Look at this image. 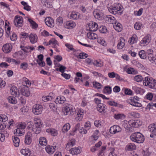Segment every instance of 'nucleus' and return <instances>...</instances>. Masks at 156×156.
Wrapping results in <instances>:
<instances>
[{"mask_svg":"<svg viewBox=\"0 0 156 156\" xmlns=\"http://www.w3.org/2000/svg\"><path fill=\"white\" fill-rule=\"evenodd\" d=\"M130 138L132 141L138 144L143 143L145 140L143 135L139 132L133 133L130 135Z\"/></svg>","mask_w":156,"mask_h":156,"instance_id":"1","label":"nucleus"},{"mask_svg":"<svg viewBox=\"0 0 156 156\" xmlns=\"http://www.w3.org/2000/svg\"><path fill=\"white\" fill-rule=\"evenodd\" d=\"M109 11L114 14H118L119 15L122 14L123 11V8L122 5L119 4H115L111 7L108 9Z\"/></svg>","mask_w":156,"mask_h":156,"instance_id":"2","label":"nucleus"},{"mask_svg":"<svg viewBox=\"0 0 156 156\" xmlns=\"http://www.w3.org/2000/svg\"><path fill=\"white\" fill-rule=\"evenodd\" d=\"M143 84L148 86L150 88L156 89V80L152 77H145L143 81Z\"/></svg>","mask_w":156,"mask_h":156,"instance_id":"3","label":"nucleus"},{"mask_svg":"<svg viewBox=\"0 0 156 156\" xmlns=\"http://www.w3.org/2000/svg\"><path fill=\"white\" fill-rule=\"evenodd\" d=\"M42 126L41 120L38 118H34V125L32 128L33 131L36 134H39L41 131V128Z\"/></svg>","mask_w":156,"mask_h":156,"instance_id":"4","label":"nucleus"},{"mask_svg":"<svg viewBox=\"0 0 156 156\" xmlns=\"http://www.w3.org/2000/svg\"><path fill=\"white\" fill-rule=\"evenodd\" d=\"M23 19L22 17L17 15L16 16L14 19V23L17 27H21L23 25Z\"/></svg>","mask_w":156,"mask_h":156,"instance_id":"5","label":"nucleus"},{"mask_svg":"<svg viewBox=\"0 0 156 156\" xmlns=\"http://www.w3.org/2000/svg\"><path fill=\"white\" fill-rule=\"evenodd\" d=\"M42 106L38 104L34 105L32 108V112L35 115L41 114L42 112Z\"/></svg>","mask_w":156,"mask_h":156,"instance_id":"6","label":"nucleus"},{"mask_svg":"<svg viewBox=\"0 0 156 156\" xmlns=\"http://www.w3.org/2000/svg\"><path fill=\"white\" fill-rule=\"evenodd\" d=\"M62 112L65 115H72L74 113V111H73V108L69 105L64 107L62 108Z\"/></svg>","mask_w":156,"mask_h":156,"instance_id":"7","label":"nucleus"},{"mask_svg":"<svg viewBox=\"0 0 156 156\" xmlns=\"http://www.w3.org/2000/svg\"><path fill=\"white\" fill-rule=\"evenodd\" d=\"M151 37L150 35H147L144 37L140 42L141 46H145L149 44L151 40Z\"/></svg>","mask_w":156,"mask_h":156,"instance_id":"8","label":"nucleus"},{"mask_svg":"<svg viewBox=\"0 0 156 156\" xmlns=\"http://www.w3.org/2000/svg\"><path fill=\"white\" fill-rule=\"evenodd\" d=\"M122 130V129L119 126L115 125L111 127L110 129V132L111 133L115 134L121 131Z\"/></svg>","mask_w":156,"mask_h":156,"instance_id":"9","label":"nucleus"},{"mask_svg":"<svg viewBox=\"0 0 156 156\" xmlns=\"http://www.w3.org/2000/svg\"><path fill=\"white\" fill-rule=\"evenodd\" d=\"M106 22L109 24H114L116 23V20L113 16L108 15L105 18Z\"/></svg>","mask_w":156,"mask_h":156,"instance_id":"10","label":"nucleus"},{"mask_svg":"<svg viewBox=\"0 0 156 156\" xmlns=\"http://www.w3.org/2000/svg\"><path fill=\"white\" fill-rule=\"evenodd\" d=\"M129 124L131 127H137L141 125L140 121L138 120H131L129 121Z\"/></svg>","mask_w":156,"mask_h":156,"instance_id":"11","label":"nucleus"},{"mask_svg":"<svg viewBox=\"0 0 156 156\" xmlns=\"http://www.w3.org/2000/svg\"><path fill=\"white\" fill-rule=\"evenodd\" d=\"M90 31H96L98 29V24L95 22H92L90 23L88 25Z\"/></svg>","mask_w":156,"mask_h":156,"instance_id":"12","label":"nucleus"},{"mask_svg":"<svg viewBox=\"0 0 156 156\" xmlns=\"http://www.w3.org/2000/svg\"><path fill=\"white\" fill-rule=\"evenodd\" d=\"M10 92L11 94L15 96V97H18L20 95V93L17 88L15 86H12L10 89Z\"/></svg>","mask_w":156,"mask_h":156,"instance_id":"13","label":"nucleus"},{"mask_svg":"<svg viewBox=\"0 0 156 156\" xmlns=\"http://www.w3.org/2000/svg\"><path fill=\"white\" fill-rule=\"evenodd\" d=\"M46 24L49 27H52L54 26V21L50 17H46L44 20Z\"/></svg>","mask_w":156,"mask_h":156,"instance_id":"14","label":"nucleus"},{"mask_svg":"<svg viewBox=\"0 0 156 156\" xmlns=\"http://www.w3.org/2000/svg\"><path fill=\"white\" fill-rule=\"evenodd\" d=\"M29 38L30 42L32 44H34L36 43L38 39L37 35L32 33L30 34Z\"/></svg>","mask_w":156,"mask_h":156,"instance_id":"15","label":"nucleus"},{"mask_svg":"<svg viewBox=\"0 0 156 156\" xmlns=\"http://www.w3.org/2000/svg\"><path fill=\"white\" fill-rule=\"evenodd\" d=\"M20 92L24 96L28 97L30 95V91L27 87H23L21 89Z\"/></svg>","mask_w":156,"mask_h":156,"instance_id":"16","label":"nucleus"},{"mask_svg":"<svg viewBox=\"0 0 156 156\" xmlns=\"http://www.w3.org/2000/svg\"><path fill=\"white\" fill-rule=\"evenodd\" d=\"M32 135L30 132H28L25 136V143L29 145L31 142Z\"/></svg>","mask_w":156,"mask_h":156,"instance_id":"17","label":"nucleus"},{"mask_svg":"<svg viewBox=\"0 0 156 156\" xmlns=\"http://www.w3.org/2000/svg\"><path fill=\"white\" fill-rule=\"evenodd\" d=\"M106 106L103 104H100L97 106V109L100 113H105Z\"/></svg>","mask_w":156,"mask_h":156,"instance_id":"18","label":"nucleus"},{"mask_svg":"<svg viewBox=\"0 0 156 156\" xmlns=\"http://www.w3.org/2000/svg\"><path fill=\"white\" fill-rule=\"evenodd\" d=\"M148 129L152 134L156 135V123L150 124L148 126Z\"/></svg>","mask_w":156,"mask_h":156,"instance_id":"19","label":"nucleus"},{"mask_svg":"<svg viewBox=\"0 0 156 156\" xmlns=\"http://www.w3.org/2000/svg\"><path fill=\"white\" fill-rule=\"evenodd\" d=\"M12 48V46H10L9 44H6L3 46L2 50L5 53H8L11 51Z\"/></svg>","mask_w":156,"mask_h":156,"instance_id":"20","label":"nucleus"},{"mask_svg":"<svg viewBox=\"0 0 156 156\" xmlns=\"http://www.w3.org/2000/svg\"><path fill=\"white\" fill-rule=\"evenodd\" d=\"M81 148L78 147L77 148H73L70 149V153L73 155L77 154L81 152Z\"/></svg>","mask_w":156,"mask_h":156,"instance_id":"21","label":"nucleus"},{"mask_svg":"<svg viewBox=\"0 0 156 156\" xmlns=\"http://www.w3.org/2000/svg\"><path fill=\"white\" fill-rule=\"evenodd\" d=\"M130 101L129 103L133 106L139 107H141L142 106L141 104L137 102L138 101H136L135 100H134L131 98L130 100Z\"/></svg>","mask_w":156,"mask_h":156,"instance_id":"22","label":"nucleus"},{"mask_svg":"<svg viewBox=\"0 0 156 156\" xmlns=\"http://www.w3.org/2000/svg\"><path fill=\"white\" fill-rule=\"evenodd\" d=\"M122 126L126 129V130L127 132H131L132 128L129 127V121L126 120L124 121L122 123Z\"/></svg>","mask_w":156,"mask_h":156,"instance_id":"23","label":"nucleus"},{"mask_svg":"<svg viewBox=\"0 0 156 156\" xmlns=\"http://www.w3.org/2000/svg\"><path fill=\"white\" fill-rule=\"evenodd\" d=\"M45 150L49 154H51L55 152V149L53 146L48 145L45 147Z\"/></svg>","mask_w":156,"mask_h":156,"instance_id":"24","label":"nucleus"},{"mask_svg":"<svg viewBox=\"0 0 156 156\" xmlns=\"http://www.w3.org/2000/svg\"><path fill=\"white\" fill-rule=\"evenodd\" d=\"M114 24L113 27L115 30L118 32H120L122 30V27L120 23H117L116 22V23H115Z\"/></svg>","mask_w":156,"mask_h":156,"instance_id":"25","label":"nucleus"},{"mask_svg":"<svg viewBox=\"0 0 156 156\" xmlns=\"http://www.w3.org/2000/svg\"><path fill=\"white\" fill-rule=\"evenodd\" d=\"M136 148V146L135 144L130 143L126 146V149L127 151H132L135 149Z\"/></svg>","mask_w":156,"mask_h":156,"instance_id":"26","label":"nucleus"},{"mask_svg":"<svg viewBox=\"0 0 156 156\" xmlns=\"http://www.w3.org/2000/svg\"><path fill=\"white\" fill-rule=\"evenodd\" d=\"M76 25V23L71 20L67 21L66 23V28L67 29L74 28L75 27Z\"/></svg>","mask_w":156,"mask_h":156,"instance_id":"27","label":"nucleus"},{"mask_svg":"<svg viewBox=\"0 0 156 156\" xmlns=\"http://www.w3.org/2000/svg\"><path fill=\"white\" fill-rule=\"evenodd\" d=\"M87 36L88 38L91 40H94L96 39H97L98 37L97 35L94 33H89L87 34Z\"/></svg>","mask_w":156,"mask_h":156,"instance_id":"28","label":"nucleus"},{"mask_svg":"<svg viewBox=\"0 0 156 156\" xmlns=\"http://www.w3.org/2000/svg\"><path fill=\"white\" fill-rule=\"evenodd\" d=\"M65 100L66 99L63 96L62 97H58L56 98L55 101L57 104L58 103L61 104L63 103Z\"/></svg>","mask_w":156,"mask_h":156,"instance_id":"29","label":"nucleus"},{"mask_svg":"<svg viewBox=\"0 0 156 156\" xmlns=\"http://www.w3.org/2000/svg\"><path fill=\"white\" fill-rule=\"evenodd\" d=\"M71 19L77 20L79 18V13L78 12H72L70 15Z\"/></svg>","mask_w":156,"mask_h":156,"instance_id":"30","label":"nucleus"},{"mask_svg":"<svg viewBox=\"0 0 156 156\" xmlns=\"http://www.w3.org/2000/svg\"><path fill=\"white\" fill-rule=\"evenodd\" d=\"M46 132L50 133L53 136H55L57 135V131L54 129L49 128L46 129Z\"/></svg>","mask_w":156,"mask_h":156,"instance_id":"31","label":"nucleus"},{"mask_svg":"<svg viewBox=\"0 0 156 156\" xmlns=\"http://www.w3.org/2000/svg\"><path fill=\"white\" fill-rule=\"evenodd\" d=\"M75 144V140L74 139H72L68 142L66 145V148L68 149L71 147H72Z\"/></svg>","mask_w":156,"mask_h":156,"instance_id":"32","label":"nucleus"},{"mask_svg":"<svg viewBox=\"0 0 156 156\" xmlns=\"http://www.w3.org/2000/svg\"><path fill=\"white\" fill-rule=\"evenodd\" d=\"M129 115L131 116L132 118H138L140 117V114L136 112H133L129 113Z\"/></svg>","mask_w":156,"mask_h":156,"instance_id":"33","label":"nucleus"},{"mask_svg":"<svg viewBox=\"0 0 156 156\" xmlns=\"http://www.w3.org/2000/svg\"><path fill=\"white\" fill-rule=\"evenodd\" d=\"M21 152L22 154L25 156H30L31 154V151L28 148L21 150Z\"/></svg>","mask_w":156,"mask_h":156,"instance_id":"34","label":"nucleus"},{"mask_svg":"<svg viewBox=\"0 0 156 156\" xmlns=\"http://www.w3.org/2000/svg\"><path fill=\"white\" fill-rule=\"evenodd\" d=\"M12 140L15 146L18 147L19 146L20 142L19 139L17 137L14 136L13 138H12Z\"/></svg>","mask_w":156,"mask_h":156,"instance_id":"35","label":"nucleus"},{"mask_svg":"<svg viewBox=\"0 0 156 156\" xmlns=\"http://www.w3.org/2000/svg\"><path fill=\"white\" fill-rule=\"evenodd\" d=\"M93 14L96 18L99 19L101 17V14L98 9H95L93 12Z\"/></svg>","mask_w":156,"mask_h":156,"instance_id":"36","label":"nucleus"},{"mask_svg":"<svg viewBox=\"0 0 156 156\" xmlns=\"http://www.w3.org/2000/svg\"><path fill=\"white\" fill-rule=\"evenodd\" d=\"M124 41L125 40L123 39L120 40V41L118 43L117 45V47L118 49H121L122 48L125 44Z\"/></svg>","mask_w":156,"mask_h":156,"instance_id":"37","label":"nucleus"},{"mask_svg":"<svg viewBox=\"0 0 156 156\" xmlns=\"http://www.w3.org/2000/svg\"><path fill=\"white\" fill-rule=\"evenodd\" d=\"M9 102L12 104H16L17 102V100L15 97L13 96H9L8 98Z\"/></svg>","mask_w":156,"mask_h":156,"instance_id":"38","label":"nucleus"},{"mask_svg":"<svg viewBox=\"0 0 156 156\" xmlns=\"http://www.w3.org/2000/svg\"><path fill=\"white\" fill-rule=\"evenodd\" d=\"M47 141L44 137H41L39 139V143L41 145L45 146L47 144Z\"/></svg>","mask_w":156,"mask_h":156,"instance_id":"39","label":"nucleus"},{"mask_svg":"<svg viewBox=\"0 0 156 156\" xmlns=\"http://www.w3.org/2000/svg\"><path fill=\"white\" fill-rule=\"evenodd\" d=\"M28 20L31 24L33 28H37L38 27V24L35 22L30 19H28Z\"/></svg>","mask_w":156,"mask_h":156,"instance_id":"40","label":"nucleus"},{"mask_svg":"<svg viewBox=\"0 0 156 156\" xmlns=\"http://www.w3.org/2000/svg\"><path fill=\"white\" fill-rule=\"evenodd\" d=\"M97 40L98 42L101 45L104 46H105L106 45V43L103 38L101 37H98L97 38Z\"/></svg>","mask_w":156,"mask_h":156,"instance_id":"41","label":"nucleus"},{"mask_svg":"<svg viewBox=\"0 0 156 156\" xmlns=\"http://www.w3.org/2000/svg\"><path fill=\"white\" fill-rule=\"evenodd\" d=\"M51 44L54 45V47L55 48H56V45H58L57 41L53 38H52L49 41V44L50 45Z\"/></svg>","mask_w":156,"mask_h":156,"instance_id":"42","label":"nucleus"},{"mask_svg":"<svg viewBox=\"0 0 156 156\" xmlns=\"http://www.w3.org/2000/svg\"><path fill=\"white\" fill-rule=\"evenodd\" d=\"M70 127V125L69 123L66 124L63 126L62 131L64 132H66L69 129Z\"/></svg>","mask_w":156,"mask_h":156,"instance_id":"43","label":"nucleus"},{"mask_svg":"<svg viewBox=\"0 0 156 156\" xmlns=\"http://www.w3.org/2000/svg\"><path fill=\"white\" fill-rule=\"evenodd\" d=\"M104 90L105 93L110 94L112 92V88L110 86H107L104 87Z\"/></svg>","mask_w":156,"mask_h":156,"instance_id":"44","label":"nucleus"},{"mask_svg":"<svg viewBox=\"0 0 156 156\" xmlns=\"http://www.w3.org/2000/svg\"><path fill=\"white\" fill-rule=\"evenodd\" d=\"M98 133L99 131L98 130H96L94 131V133L92 136L94 140H98L99 136Z\"/></svg>","mask_w":156,"mask_h":156,"instance_id":"45","label":"nucleus"},{"mask_svg":"<svg viewBox=\"0 0 156 156\" xmlns=\"http://www.w3.org/2000/svg\"><path fill=\"white\" fill-rule=\"evenodd\" d=\"M139 55L140 57L142 59H145L146 58L145 52L144 50H141L139 51Z\"/></svg>","mask_w":156,"mask_h":156,"instance_id":"46","label":"nucleus"},{"mask_svg":"<svg viewBox=\"0 0 156 156\" xmlns=\"http://www.w3.org/2000/svg\"><path fill=\"white\" fill-rule=\"evenodd\" d=\"M8 120V117L4 114H0V121L5 122Z\"/></svg>","mask_w":156,"mask_h":156,"instance_id":"47","label":"nucleus"},{"mask_svg":"<svg viewBox=\"0 0 156 156\" xmlns=\"http://www.w3.org/2000/svg\"><path fill=\"white\" fill-rule=\"evenodd\" d=\"M94 87L97 89H99L101 88L102 85L99 83L95 82H94L93 83Z\"/></svg>","mask_w":156,"mask_h":156,"instance_id":"48","label":"nucleus"},{"mask_svg":"<svg viewBox=\"0 0 156 156\" xmlns=\"http://www.w3.org/2000/svg\"><path fill=\"white\" fill-rule=\"evenodd\" d=\"M99 31L102 33H106L107 32V29L104 26H101L99 28Z\"/></svg>","mask_w":156,"mask_h":156,"instance_id":"49","label":"nucleus"},{"mask_svg":"<svg viewBox=\"0 0 156 156\" xmlns=\"http://www.w3.org/2000/svg\"><path fill=\"white\" fill-rule=\"evenodd\" d=\"M57 66L59 67V71L62 73H64L65 70L66 69V67L61 65L60 64H58Z\"/></svg>","mask_w":156,"mask_h":156,"instance_id":"50","label":"nucleus"},{"mask_svg":"<svg viewBox=\"0 0 156 156\" xmlns=\"http://www.w3.org/2000/svg\"><path fill=\"white\" fill-rule=\"evenodd\" d=\"M88 56V55L84 53H80L77 57L79 58L80 59H85L87 58Z\"/></svg>","mask_w":156,"mask_h":156,"instance_id":"51","label":"nucleus"},{"mask_svg":"<svg viewBox=\"0 0 156 156\" xmlns=\"http://www.w3.org/2000/svg\"><path fill=\"white\" fill-rule=\"evenodd\" d=\"M19 96V98L20 102L21 103L22 105H24L26 102V98L22 96Z\"/></svg>","mask_w":156,"mask_h":156,"instance_id":"52","label":"nucleus"},{"mask_svg":"<svg viewBox=\"0 0 156 156\" xmlns=\"http://www.w3.org/2000/svg\"><path fill=\"white\" fill-rule=\"evenodd\" d=\"M114 118L116 119H122L125 117V116L123 114H115L114 115Z\"/></svg>","mask_w":156,"mask_h":156,"instance_id":"53","label":"nucleus"},{"mask_svg":"<svg viewBox=\"0 0 156 156\" xmlns=\"http://www.w3.org/2000/svg\"><path fill=\"white\" fill-rule=\"evenodd\" d=\"M143 80V78L142 76L140 75L136 76L134 77V80L137 82H140L142 81Z\"/></svg>","mask_w":156,"mask_h":156,"instance_id":"54","label":"nucleus"},{"mask_svg":"<svg viewBox=\"0 0 156 156\" xmlns=\"http://www.w3.org/2000/svg\"><path fill=\"white\" fill-rule=\"evenodd\" d=\"M63 23V19L61 17H59L57 19V24L58 26H60Z\"/></svg>","mask_w":156,"mask_h":156,"instance_id":"55","label":"nucleus"},{"mask_svg":"<svg viewBox=\"0 0 156 156\" xmlns=\"http://www.w3.org/2000/svg\"><path fill=\"white\" fill-rule=\"evenodd\" d=\"M142 24L139 22H136L135 23L134 25V28L136 30H139L141 27Z\"/></svg>","mask_w":156,"mask_h":156,"instance_id":"56","label":"nucleus"},{"mask_svg":"<svg viewBox=\"0 0 156 156\" xmlns=\"http://www.w3.org/2000/svg\"><path fill=\"white\" fill-rule=\"evenodd\" d=\"M28 67V64L27 62H23L20 65V67L23 69H26Z\"/></svg>","mask_w":156,"mask_h":156,"instance_id":"57","label":"nucleus"},{"mask_svg":"<svg viewBox=\"0 0 156 156\" xmlns=\"http://www.w3.org/2000/svg\"><path fill=\"white\" fill-rule=\"evenodd\" d=\"M125 94L126 95H132V91L129 89H126L125 90Z\"/></svg>","mask_w":156,"mask_h":156,"instance_id":"58","label":"nucleus"},{"mask_svg":"<svg viewBox=\"0 0 156 156\" xmlns=\"http://www.w3.org/2000/svg\"><path fill=\"white\" fill-rule=\"evenodd\" d=\"M79 131L80 133L86 134L87 132L86 129H85L83 127H82L79 129Z\"/></svg>","mask_w":156,"mask_h":156,"instance_id":"59","label":"nucleus"},{"mask_svg":"<svg viewBox=\"0 0 156 156\" xmlns=\"http://www.w3.org/2000/svg\"><path fill=\"white\" fill-rule=\"evenodd\" d=\"M20 35L23 37L22 38L25 40L28 37H29V36L28 33L24 32H22Z\"/></svg>","mask_w":156,"mask_h":156,"instance_id":"60","label":"nucleus"},{"mask_svg":"<svg viewBox=\"0 0 156 156\" xmlns=\"http://www.w3.org/2000/svg\"><path fill=\"white\" fill-rule=\"evenodd\" d=\"M83 116V115H82L77 113L76 116V120L77 121H81L82 119Z\"/></svg>","mask_w":156,"mask_h":156,"instance_id":"61","label":"nucleus"},{"mask_svg":"<svg viewBox=\"0 0 156 156\" xmlns=\"http://www.w3.org/2000/svg\"><path fill=\"white\" fill-rule=\"evenodd\" d=\"M146 96L147 99L149 100H151L153 97V95L152 93H149L147 94Z\"/></svg>","mask_w":156,"mask_h":156,"instance_id":"62","label":"nucleus"},{"mask_svg":"<svg viewBox=\"0 0 156 156\" xmlns=\"http://www.w3.org/2000/svg\"><path fill=\"white\" fill-rule=\"evenodd\" d=\"M10 37L12 41H15L17 39L16 34L15 33H13L11 36H10Z\"/></svg>","mask_w":156,"mask_h":156,"instance_id":"63","label":"nucleus"},{"mask_svg":"<svg viewBox=\"0 0 156 156\" xmlns=\"http://www.w3.org/2000/svg\"><path fill=\"white\" fill-rule=\"evenodd\" d=\"M120 90V87L117 86H115L113 88V91L115 93L119 92Z\"/></svg>","mask_w":156,"mask_h":156,"instance_id":"64","label":"nucleus"}]
</instances>
